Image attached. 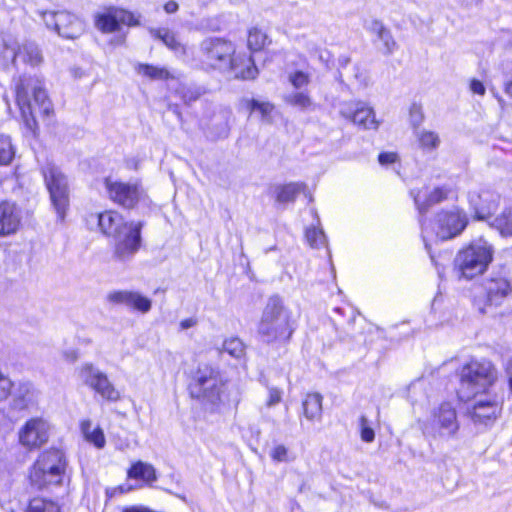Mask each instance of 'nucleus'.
<instances>
[{
    "label": "nucleus",
    "mask_w": 512,
    "mask_h": 512,
    "mask_svg": "<svg viewBox=\"0 0 512 512\" xmlns=\"http://www.w3.org/2000/svg\"><path fill=\"white\" fill-rule=\"evenodd\" d=\"M188 389L191 398L212 414H222L240 402L238 387L215 365L199 364L192 373Z\"/></svg>",
    "instance_id": "1"
},
{
    "label": "nucleus",
    "mask_w": 512,
    "mask_h": 512,
    "mask_svg": "<svg viewBox=\"0 0 512 512\" xmlns=\"http://www.w3.org/2000/svg\"><path fill=\"white\" fill-rule=\"evenodd\" d=\"M202 61L211 68L232 71L236 78L250 80L256 78L258 69L251 56H235L232 42L211 37L202 41L200 46Z\"/></svg>",
    "instance_id": "2"
},
{
    "label": "nucleus",
    "mask_w": 512,
    "mask_h": 512,
    "mask_svg": "<svg viewBox=\"0 0 512 512\" xmlns=\"http://www.w3.org/2000/svg\"><path fill=\"white\" fill-rule=\"evenodd\" d=\"M295 330L291 310L280 296H270L257 324L258 339L264 344L282 347L289 343Z\"/></svg>",
    "instance_id": "3"
},
{
    "label": "nucleus",
    "mask_w": 512,
    "mask_h": 512,
    "mask_svg": "<svg viewBox=\"0 0 512 512\" xmlns=\"http://www.w3.org/2000/svg\"><path fill=\"white\" fill-rule=\"evenodd\" d=\"M458 376L457 397L468 403L471 398L491 391L498 379V370L486 358H471L460 367Z\"/></svg>",
    "instance_id": "4"
},
{
    "label": "nucleus",
    "mask_w": 512,
    "mask_h": 512,
    "mask_svg": "<svg viewBox=\"0 0 512 512\" xmlns=\"http://www.w3.org/2000/svg\"><path fill=\"white\" fill-rule=\"evenodd\" d=\"M512 292V283L505 270L492 271L481 282L473 296V303L482 314L492 312Z\"/></svg>",
    "instance_id": "5"
},
{
    "label": "nucleus",
    "mask_w": 512,
    "mask_h": 512,
    "mask_svg": "<svg viewBox=\"0 0 512 512\" xmlns=\"http://www.w3.org/2000/svg\"><path fill=\"white\" fill-rule=\"evenodd\" d=\"M68 460L62 449L44 450L34 462V486H60L69 479Z\"/></svg>",
    "instance_id": "6"
},
{
    "label": "nucleus",
    "mask_w": 512,
    "mask_h": 512,
    "mask_svg": "<svg viewBox=\"0 0 512 512\" xmlns=\"http://www.w3.org/2000/svg\"><path fill=\"white\" fill-rule=\"evenodd\" d=\"M492 259V246L486 240L479 238L458 252L455 266L459 277L469 280L481 275Z\"/></svg>",
    "instance_id": "7"
},
{
    "label": "nucleus",
    "mask_w": 512,
    "mask_h": 512,
    "mask_svg": "<svg viewBox=\"0 0 512 512\" xmlns=\"http://www.w3.org/2000/svg\"><path fill=\"white\" fill-rule=\"evenodd\" d=\"M45 185L59 221H64L69 208V185L67 176L55 164L48 162L42 167Z\"/></svg>",
    "instance_id": "8"
},
{
    "label": "nucleus",
    "mask_w": 512,
    "mask_h": 512,
    "mask_svg": "<svg viewBox=\"0 0 512 512\" xmlns=\"http://www.w3.org/2000/svg\"><path fill=\"white\" fill-rule=\"evenodd\" d=\"M459 427L455 407L443 402L433 411L430 421L424 426V433L448 440L456 436Z\"/></svg>",
    "instance_id": "9"
},
{
    "label": "nucleus",
    "mask_w": 512,
    "mask_h": 512,
    "mask_svg": "<svg viewBox=\"0 0 512 512\" xmlns=\"http://www.w3.org/2000/svg\"><path fill=\"white\" fill-rule=\"evenodd\" d=\"M40 16L46 27L62 38L76 39L85 31L83 20L69 11H43Z\"/></svg>",
    "instance_id": "10"
},
{
    "label": "nucleus",
    "mask_w": 512,
    "mask_h": 512,
    "mask_svg": "<svg viewBox=\"0 0 512 512\" xmlns=\"http://www.w3.org/2000/svg\"><path fill=\"white\" fill-rule=\"evenodd\" d=\"M77 371L78 378L82 384L95 391L103 399L110 402H116L120 399V392L110 381L107 374L93 363L85 362Z\"/></svg>",
    "instance_id": "11"
},
{
    "label": "nucleus",
    "mask_w": 512,
    "mask_h": 512,
    "mask_svg": "<svg viewBox=\"0 0 512 512\" xmlns=\"http://www.w3.org/2000/svg\"><path fill=\"white\" fill-rule=\"evenodd\" d=\"M468 402L470 405L467 407V414L476 425L492 424L502 410L501 398L492 394L491 391L473 397Z\"/></svg>",
    "instance_id": "12"
},
{
    "label": "nucleus",
    "mask_w": 512,
    "mask_h": 512,
    "mask_svg": "<svg viewBox=\"0 0 512 512\" xmlns=\"http://www.w3.org/2000/svg\"><path fill=\"white\" fill-rule=\"evenodd\" d=\"M112 257L116 262L129 263L141 247V224L130 223L114 237Z\"/></svg>",
    "instance_id": "13"
},
{
    "label": "nucleus",
    "mask_w": 512,
    "mask_h": 512,
    "mask_svg": "<svg viewBox=\"0 0 512 512\" xmlns=\"http://www.w3.org/2000/svg\"><path fill=\"white\" fill-rule=\"evenodd\" d=\"M122 25L138 26L139 20L132 12L118 7H109L95 15V26L103 33L117 32Z\"/></svg>",
    "instance_id": "14"
},
{
    "label": "nucleus",
    "mask_w": 512,
    "mask_h": 512,
    "mask_svg": "<svg viewBox=\"0 0 512 512\" xmlns=\"http://www.w3.org/2000/svg\"><path fill=\"white\" fill-rule=\"evenodd\" d=\"M466 213L458 208L441 211L437 215L435 234L440 240H448L458 236L467 226Z\"/></svg>",
    "instance_id": "15"
},
{
    "label": "nucleus",
    "mask_w": 512,
    "mask_h": 512,
    "mask_svg": "<svg viewBox=\"0 0 512 512\" xmlns=\"http://www.w3.org/2000/svg\"><path fill=\"white\" fill-rule=\"evenodd\" d=\"M104 185L109 199L127 209L135 207L143 194L136 183H124L106 178Z\"/></svg>",
    "instance_id": "16"
},
{
    "label": "nucleus",
    "mask_w": 512,
    "mask_h": 512,
    "mask_svg": "<svg viewBox=\"0 0 512 512\" xmlns=\"http://www.w3.org/2000/svg\"><path fill=\"white\" fill-rule=\"evenodd\" d=\"M339 113L364 129H377L378 121L372 107L363 101H345L340 104Z\"/></svg>",
    "instance_id": "17"
},
{
    "label": "nucleus",
    "mask_w": 512,
    "mask_h": 512,
    "mask_svg": "<svg viewBox=\"0 0 512 512\" xmlns=\"http://www.w3.org/2000/svg\"><path fill=\"white\" fill-rule=\"evenodd\" d=\"M468 201L478 220H486L497 210L500 203V195L491 189H481L470 192Z\"/></svg>",
    "instance_id": "18"
},
{
    "label": "nucleus",
    "mask_w": 512,
    "mask_h": 512,
    "mask_svg": "<svg viewBox=\"0 0 512 512\" xmlns=\"http://www.w3.org/2000/svg\"><path fill=\"white\" fill-rule=\"evenodd\" d=\"M449 192L450 190L446 187H436L430 192L428 191L427 188L418 190L417 192L415 190L411 191V195L414 199L415 206L420 214L419 222L421 224L423 240L425 242L426 249H428L429 246L426 241V227L423 221V216L432 205L440 203L441 201L447 199Z\"/></svg>",
    "instance_id": "19"
},
{
    "label": "nucleus",
    "mask_w": 512,
    "mask_h": 512,
    "mask_svg": "<svg viewBox=\"0 0 512 512\" xmlns=\"http://www.w3.org/2000/svg\"><path fill=\"white\" fill-rule=\"evenodd\" d=\"M90 229L98 227L106 236L114 237L125 229L130 223H126L123 217L116 211H105L102 213H91L86 218Z\"/></svg>",
    "instance_id": "20"
},
{
    "label": "nucleus",
    "mask_w": 512,
    "mask_h": 512,
    "mask_svg": "<svg viewBox=\"0 0 512 512\" xmlns=\"http://www.w3.org/2000/svg\"><path fill=\"white\" fill-rule=\"evenodd\" d=\"M107 300L112 304L124 305L143 314L148 313L152 307L151 299L137 291H112L107 295Z\"/></svg>",
    "instance_id": "21"
},
{
    "label": "nucleus",
    "mask_w": 512,
    "mask_h": 512,
    "mask_svg": "<svg viewBox=\"0 0 512 512\" xmlns=\"http://www.w3.org/2000/svg\"><path fill=\"white\" fill-rule=\"evenodd\" d=\"M231 114V110L227 108H220L213 113L209 122L205 124L206 135L209 139L216 141L228 136L230 131L229 120Z\"/></svg>",
    "instance_id": "22"
},
{
    "label": "nucleus",
    "mask_w": 512,
    "mask_h": 512,
    "mask_svg": "<svg viewBox=\"0 0 512 512\" xmlns=\"http://www.w3.org/2000/svg\"><path fill=\"white\" fill-rule=\"evenodd\" d=\"M34 104L38 106L39 113L50 125L54 119V106L45 88L43 80L34 77Z\"/></svg>",
    "instance_id": "23"
},
{
    "label": "nucleus",
    "mask_w": 512,
    "mask_h": 512,
    "mask_svg": "<svg viewBox=\"0 0 512 512\" xmlns=\"http://www.w3.org/2000/svg\"><path fill=\"white\" fill-rule=\"evenodd\" d=\"M20 212L14 204L0 203V236L15 233L20 225Z\"/></svg>",
    "instance_id": "24"
},
{
    "label": "nucleus",
    "mask_w": 512,
    "mask_h": 512,
    "mask_svg": "<svg viewBox=\"0 0 512 512\" xmlns=\"http://www.w3.org/2000/svg\"><path fill=\"white\" fill-rule=\"evenodd\" d=\"M16 103L20 110L21 119L25 126L31 128L32 120V104L29 94V83L25 84L20 80L16 85Z\"/></svg>",
    "instance_id": "25"
},
{
    "label": "nucleus",
    "mask_w": 512,
    "mask_h": 512,
    "mask_svg": "<svg viewBox=\"0 0 512 512\" xmlns=\"http://www.w3.org/2000/svg\"><path fill=\"white\" fill-rule=\"evenodd\" d=\"M306 190V184L302 182H290L284 185H275L273 194L278 204L293 203L297 196Z\"/></svg>",
    "instance_id": "26"
},
{
    "label": "nucleus",
    "mask_w": 512,
    "mask_h": 512,
    "mask_svg": "<svg viewBox=\"0 0 512 512\" xmlns=\"http://www.w3.org/2000/svg\"><path fill=\"white\" fill-rule=\"evenodd\" d=\"M127 474L129 478L142 480L149 485L157 480V473L154 466L140 460L131 465Z\"/></svg>",
    "instance_id": "27"
},
{
    "label": "nucleus",
    "mask_w": 512,
    "mask_h": 512,
    "mask_svg": "<svg viewBox=\"0 0 512 512\" xmlns=\"http://www.w3.org/2000/svg\"><path fill=\"white\" fill-rule=\"evenodd\" d=\"M20 56L16 40L11 36H0V65L6 67L9 63H14Z\"/></svg>",
    "instance_id": "28"
},
{
    "label": "nucleus",
    "mask_w": 512,
    "mask_h": 512,
    "mask_svg": "<svg viewBox=\"0 0 512 512\" xmlns=\"http://www.w3.org/2000/svg\"><path fill=\"white\" fill-rule=\"evenodd\" d=\"M322 396L319 393L307 394L303 400V413L304 416L310 420H320L322 416Z\"/></svg>",
    "instance_id": "29"
},
{
    "label": "nucleus",
    "mask_w": 512,
    "mask_h": 512,
    "mask_svg": "<svg viewBox=\"0 0 512 512\" xmlns=\"http://www.w3.org/2000/svg\"><path fill=\"white\" fill-rule=\"evenodd\" d=\"M80 430L87 442L98 449L105 447L106 439L103 430L100 427L92 429V422L89 419L81 421Z\"/></svg>",
    "instance_id": "30"
},
{
    "label": "nucleus",
    "mask_w": 512,
    "mask_h": 512,
    "mask_svg": "<svg viewBox=\"0 0 512 512\" xmlns=\"http://www.w3.org/2000/svg\"><path fill=\"white\" fill-rule=\"evenodd\" d=\"M312 213L316 219V224H312L306 229V240L312 248H321L327 246V237L323 229L320 227V220L317 212L313 210Z\"/></svg>",
    "instance_id": "31"
},
{
    "label": "nucleus",
    "mask_w": 512,
    "mask_h": 512,
    "mask_svg": "<svg viewBox=\"0 0 512 512\" xmlns=\"http://www.w3.org/2000/svg\"><path fill=\"white\" fill-rule=\"evenodd\" d=\"M491 225L504 236H512V205L505 207L500 215L494 218Z\"/></svg>",
    "instance_id": "32"
},
{
    "label": "nucleus",
    "mask_w": 512,
    "mask_h": 512,
    "mask_svg": "<svg viewBox=\"0 0 512 512\" xmlns=\"http://www.w3.org/2000/svg\"><path fill=\"white\" fill-rule=\"evenodd\" d=\"M149 32L155 39L160 40L169 49L178 51L181 47L180 42L177 40L176 35L167 28H150Z\"/></svg>",
    "instance_id": "33"
},
{
    "label": "nucleus",
    "mask_w": 512,
    "mask_h": 512,
    "mask_svg": "<svg viewBox=\"0 0 512 512\" xmlns=\"http://www.w3.org/2000/svg\"><path fill=\"white\" fill-rule=\"evenodd\" d=\"M51 432L52 426L47 420L34 417V448L45 444Z\"/></svg>",
    "instance_id": "34"
},
{
    "label": "nucleus",
    "mask_w": 512,
    "mask_h": 512,
    "mask_svg": "<svg viewBox=\"0 0 512 512\" xmlns=\"http://www.w3.org/2000/svg\"><path fill=\"white\" fill-rule=\"evenodd\" d=\"M137 71L139 74L151 80H166L170 77V73L167 69L150 64H139Z\"/></svg>",
    "instance_id": "35"
},
{
    "label": "nucleus",
    "mask_w": 512,
    "mask_h": 512,
    "mask_svg": "<svg viewBox=\"0 0 512 512\" xmlns=\"http://www.w3.org/2000/svg\"><path fill=\"white\" fill-rule=\"evenodd\" d=\"M15 156V149L8 135L0 134V166L11 163Z\"/></svg>",
    "instance_id": "36"
},
{
    "label": "nucleus",
    "mask_w": 512,
    "mask_h": 512,
    "mask_svg": "<svg viewBox=\"0 0 512 512\" xmlns=\"http://www.w3.org/2000/svg\"><path fill=\"white\" fill-rule=\"evenodd\" d=\"M419 145L424 150H434L439 146L440 139L437 133L427 130L416 132Z\"/></svg>",
    "instance_id": "37"
},
{
    "label": "nucleus",
    "mask_w": 512,
    "mask_h": 512,
    "mask_svg": "<svg viewBox=\"0 0 512 512\" xmlns=\"http://www.w3.org/2000/svg\"><path fill=\"white\" fill-rule=\"evenodd\" d=\"M267 42V35L257 28H253L248 34V47L252 51H260Z\"/></svg>",
    "instance_id": "38"
},
{
    "label": "nucleus",
    "mask_w": 512,
    "mask_h": 512,
    "mask_svg": "<svg viewBox=\"0 0 512 512\" xmlns=\"http://www.w3.org/2000/svg\"><path fill=\"white\" fill-rule=\"evenodd\" d=\"M288 104L302 110L309 108L312 104L310 97L305 92H293L285 97Z\"/></svg>",
    "instance_id": "39"
},
{
    "label": "nucleus",
    "mask_w": 512,
    "mask_h": 512,
    "mask_svg": "<svg viewBox=\"0 0 512 512\" xmlns=\"http://www.w3.org/2000/svg\"><path fill=\"white\" fill-rule=\"evenodd\" d=\"M222 349L232 357L240 358L244 353V344L239 338L233 337L224 341Z\"/></svg>",
    "instance_id": "40"
},
{
    "label": "nucleus",
    "mask_w": 512,
    "mask_h": 512,
    "mask_svg": "<svg viewBox=\"0 0 512 512\" xmlns=\"http://www.w3.org/2000/svg\"><path fill=\"white\" fill-rule=\"evenodd\" d=\"M269 455L274 462H290L295 459L294 456H291L289 449L283 444H276L270 450Z\"/></svg>",
    "instance_id": "41"
},
{
    "label": "nucleus",
    "mask_w": 512,
    "mask_h": 512,
    "mask_svg": "<svg viewBox=\"0 0 512 512\" xmlns=\"http://www.w3.org/2000/svg\"><path fill=\"white\" fill-rule=\"evenodd\" d=\"M360 437L361 440L366 443H371L375 439L374 429L370 426V423L366 416L362 415L359 419Z\"/></svg>",
    "instance_id": "42"
},
{
    "label": "nucleus",
    "mask_w": 512,
    "mask_h": 512,
    "mask_svg": "<svg viewBox=\"0 0 512 512\" xmlns=\"http://www.w3.org/2000/svg\"><path fill=\"white\" fill-rule=\"evenodd\" d=\"M179 93L183 101L187 104L196 101L202 94L203 90L200 87L183 86Z\"/></svg>",
    "instance_id": "43"
},
{
    "label": "nucleus",
    "mask_w": 512,
    "mask_h": 512,
    "mask_svg": "<svg viewBox=\"0 0 512 512\" xmlns=\"http://www.w3.org/2000/svg\"><path fill=\"white\" fill-rule=\"evenodd\" d=\"M34 512H60V506L52 500L34 498Z\"/></svg>",
    "instance_id": "44"
},
{
    "label": "nucleus",
    "mask_w": 512,
    "mask_h": 512,
    "mask_svg": "<svg viewBox=\"0 0 512 512\" xmlns=\"http://www.w3.org/2000/svg\"><path fill=\"white\" fill-rule=\"evenodd\" d=\"M250 109L252 112L260 113L262 119H267L274 109V106L269 102H261L258 100H252L250 103Z\"/></svg>",
    "instance_id": "45"
},
{
    "label": "nucleus",
    "mask_w": 512,
    "mask_h": 512,
    "mask_svg": "<svg viewBox=\"0 0 512 512\" xmlns=\"http://www.w3.org/2000/svg\"><path fill=\"white\" fill-rule=\"evenodd\" d=\"M378 39L380 41H382V43L384 45V49H385L384 52L386 54H391L394 52V50L397 47V44H396L395 40L393 39L391 32L387 28L382 30V32L378 36Z\"/></svg>",
    "instance_id": "46"
},
{
    "label": "nucleus",
    "mask_w": 512,
    "mask_h": 512,
    "mask_svg": "<svg viewBox=\"0 0 512 512\" xmlns=\"http://www.w3.org/2000/svg\"><path fill=\"white\" fill-rule=\"evenodd\" d=\"M289 81L296 89H300L309 83V75L303 71H295L289 75Z\"/></svg>",
    "instance_id": "47"
},
{
    "label": "nucleus",
    "mask_w": 512,
    "mask_h": 512,
    "mask_svg": "<svg viewBox=\"0 0 512 512\" xmlns=\"http://www.w3.org/2000/svg\"><path fill=\"white\" fill-rule=\"evenodd\" d=\"M503 84L505 92L512 97V62H506L503 66Z\"/></svg>",
    "instance_id": "48"
},
{
    "label": "nucleus",
    "mask_w": 512,
    "mask_h": 512,
    "mask_svg": "<svg viewBox=\"0 0 512 512\" xmlns=\"http://www.w3.org/2000/svg\"><path fill=\"white\" fill-rule=\"evenodd\" d=\"M410 122L414 127H418L424 119L421 105L413 103L409 110Z\"/></svg>",
    "instance_id": "49"
},
{
    "label": "nucleus",
    "mask_w": 512,
    "mask_h": 512,
    "mask_svg": "<svg viewBox=\"0 0 512 512\" xmlns=\"http://www.w3.org/2000/svg\"><path fill=\"white\" fill-rule=\"evenodd\" d=\"M32 432V419L27 420L25 426L19 432V441L22 445L31 449L32 442L30 440V435Z\"/></svg>",
    "instance_id": "50"
},
{
    "label": "nucleus",
    "mask_w": 512,
    "mask_h": 512,
    "mask_svg": "<svg viewBox=\"0 0 512 512\" xmlns=\"http://www.w3.org/2000/svg\"><path fill=\"white\" fill-rule=\"evenodd\" d=\"M12 383L9 378L0 372V401L6 399L10 393Z\"/></svg>",
    "instance_id": "51"
},
{
    "label": "nucleus",
    "mask_w": 512,
    "mask_h": 512,
    "mask_svg": "<svg viewBox=\"0 0 512 512\" xmlns=\"http://www.w3.org/2000/svg\"><path fill=\"white\" fill-rule=\"evenodd\" d=\"M282 399V391L278 388H270L269 389V397L267 399L266 405L268 407H272L278 404Z\"/></svg>",
    "instance_id": "52"
},
{
    "label": "nucleus",
    "mask_w": 512,
    "mask_h": 512,
    "mask_svg": "<svg viewBox=\"0 0 512 512\" xmlns=\"http://www.w3.org/2000/svg\"><path fill=\"white\" fill-rule=\"evenodd\" d=\"M398 160V155L394 152H381L378 156V161L382 166L395 163Z\"/></svg>",
    "instance_id": "53"
},
{
    "label": "nucleus",
    "mask_w": 512,
    "mask_h": 512,
    "mask_svg": "<svg viewBox=\"0 0 512 512\" xmlns=\"http://www.w3.org/2000/svg\"><path fill=\"white\" fill-rule=\"evenodd\" d=\"M366 29L370 31L371 33H374L379 36V34L384 30L386 27L383 25V23L379 20H372L369 23L366 24Z\"/></svg>",
    "instance_id": "54"
},
{
    "label": "nucleus",
    "mask_w": 512,
    "mask_h": 512,
    "mask_svg": "<svg viewBox=\"0 0 512 512\" xmlns=\"http://www.w3.org/2000/svg\"><path fill=\"white\" fill-rule=\"evenodd\" d=\"M470 89L474 94H477V95H484L485 91H486L484 84L477 79H473L471 81Z\"/></svg>",
    "instance_id": "55"
},
{
    "label": "nucleus",
    "mask_w": 512,
    "mask_h": 512,
    "mask_svg": "<svg viewBox=\"0 0 512 512\" xmlns=\"http://www.w3.org/2000/svg\"><path fill=\"white\" fill-rule=\"evenodd\" d=\"M179 5L177 2L170 0L164 5V11L167 14H173L178 11Z\"/></svg>",
    "instance_id": "56"
},
{
    "label": "nucleus",
    "mask_w": 512,
    "mask_h": 512,
    "mask_svg": "<svg viewBox=\"0 0 512 512\" xmlns=\"http://www.w3.org/2000/svg\"><path fill=\"white\" fill-rule=\"evenodd\" d=\"M197 324V320L194 318H187L180 322V328L182 330L189 329Z\"/></svg>",
    "instance_id": "57"
},
{
    "label": "nucleus",
    "mask_w": 512,
    "mask_h": 512,
    "mask_svg": "<svg viewBox=\"0 0 512 512\" xmlns=\"http://www.w3.org/2000/svg\"><path fill=\"white\" fill-rule=\"evenodd\" d=\"M338 62H339L340 67L344 68L349 64L350 58L347 56H340L338 59Z\"/></svg>",
    "instance_id": "58"
},
{
    "label": "nucleus",
    "mask_w": 512,
    "mask_h": 512,
    "mask_svg": "<svg viewBox=\"0 0 512 512\" xmlns=\"http://www.w3.org/2000/svg\"><path fill=\"white\" fill-rule=\"evenodd\" d=\"M33 58H34V66L42 61V56L39 53V51H37L36 49H34Z\"/></svg>",
    "instance_id": "59"
},
{
    "label": "nucleus",
    "mask_w": 512,
    "mask_h": 512,
    "mask_svg": "<svg viewBox=\"0 0 512 512\" xmlns=\"http://www.w3.org/2000/svg\"><path fill=\"white\" fill-rule=\"evenodd\" d=\"M355 74H354V77L359 81V82H362L364 81V78H362V74L360 73V69L359 67H355Z\"/></svg>",
    "instance_id": "60"
},
{
    "label": "nucleus",
    "mask_w": 512,
    "mask_h": 512,
    "mask_svg": "<svg viewBox=\"0 0 512 512\" xmlns=\"http://www.w3.org/2000/svg\"><path fill=\"white\" fill-rule=\"evenodd\" d=\"M25 512H32V500L28 501V505Z\"/></svg>",
    "instance_id": "61"
},
{
    "label": "nucleus",
    "mask_w": 512,
    "mask_h": 512,
    "mask_svg": "<svg viewBox=\"0 0 512 512\" xmlns=\"http://www.w3.org/2000/svg\"><path fill=\"white\" fill-rule=\"evenodd\" d=\"M124 41H125V36H120V37H118L117 42H118L119 44L124 43Z\"/></svg>",
    "instance_id": "62"
},
{
    "label": "nucleus",
    "mask_w": 512,
    "mask_h": 512,
    "mask_svg": "<svg viewBox=\"0 0 512 512\" xmlns=\"http://www.w3.org/2000/svg\"><path fill=\"white\" fill-rule=\"evenodd\" d=\"M36 126H37V124H36V121L34 120V130H33L34 136L36 135Z\"/></svg>",
    "instance_id": "63"
},
{
    "label": "nucleus",
    "mask_w": 512,
    "mask_h": 512,
    "mask_svg": "<svg viewBox=\"0 0 512 512\" xmlns=\"http://www.w3.org/2000/svg\"><path fill=\"white\" fill-rule=\"evenodd\" d=\"M335 311L340 313L341 312V308H335Z\"/></svg>",
    "instance_id": "64"
}]
</instances>
